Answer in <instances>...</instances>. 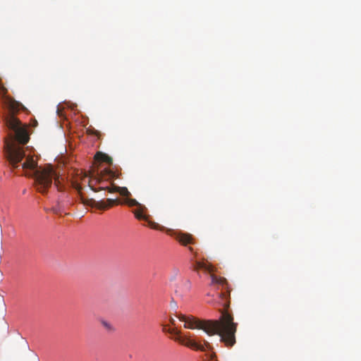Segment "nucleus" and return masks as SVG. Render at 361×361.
I'll list each match as a JSON object with an SVG mask.
<instances>
[{"label":"nucleus","mask_w":361,"mask_h":361,"mask_svg":"<svg viewBox=\"0 0 361 361\" xmlns=\"http://www.w3.org/2000/svg\"><path fill=\"white\" fill-rule=\"evenodd\" d=\"M210 277L212 284H218L222 287V292L219 296V302L224 310L221 311L220 318L216 320H200L192 315L186 316L182 314L177 315V317L185 322V328L202 329L209 336L219 335L220 341L224 343L225 346L231 348L236 342L235 333L238 324L234 322L233 315L226 310L230 305L228 284L224 278L218 277L214 274H211Z\"/></svg>","instance_id":"f257e3e1"},{"label":"nucleus","mask_w":361,"mask_h":361,"mask_svg":"<svg viewBox=\"0 0 361 361\" xmlns=\"http://www.w3.org/2000/svg\"><path fill=\"white\" fill-rule=\"evenodd\" d=\"M7 157L13 169H18L21 166L22 169H30L33 171L32 176L35 178L36 190L42 194H45L49 188L54 184L59 190H62L60 185L59 176L53 169L52 166L47 165L44 167L37 166L36 160L31 155L26 156L23 149L11 143L7 146Z\"/></svg>","instance_id":"f03ea898"},{"label":"nucleus","mask_w":361,"mask_h":361,"mask_svg":"<svg viewBox=\"0 0 361 361\" xmlns=\"http://www.w3.org/2000/svg\"><path fill=\"white\" fill-rule=\"evenodd\" d=\"M115 173L114 171L109 169H104L99 173L90 172L89 174H84L81 178V180L85 181L89 177L88 185L90 189L94 192L99 190H106L110 193L118 192L121 196L125 198L130 197L131 193L126 187H119L114 183H111L110 186L104 185V182L114 178Z\"/></svg>","instance_id":"7ed1b4c3"},{"label":"nucleus","mask_w":361,"mask_h":361,"mask_svg":"<svg viewBox=\"0 0 361 361\" xmlns=\"http://www.w3.org/2000/svg\"><path fill=\"white\" fill-rule=\"evenodd\" d=\"M74 188L78 190V193L80 195V200L83 204L90 206L92 208H96L99 210H106L109 208L112 207L114 205L120 204H126L129 207L136 206L139 207L141 204L139 203L135 199H131L130 197L124 198L123 201H120L118 199H106V200H99L97 201L92 198H85L82 196L81 191L82 187L81 185L75 183H74Z\"/></svg>","instance_id":"20e7f679"},{"label":"nucleus","mask_w":361,"mask_h":361,"mask_svg":"<svg viewBox=\"0 0 361 361\" xmlns=\"http://www.w3.org/2000/svg\"><path fill=\"white\" fill-rule=\"evenodd\" d=\"M163 331H167L171 334L176 335L177 336L175 338V341L179 342L180 344L185 345L188 348L198 350L200 351H205L206 349L212 350V347L209 344V343L207 341H204V345H202L200 343H198L194 340H191L189 338H187L186 336H180V332L178 331L176 328H169L166 329V326H164Z\"/></svg>","instance_id":"39448f33"},{"label":"nucleus","mask_w":361,"mask_h":361,"mask_svg":"<svg viewBox=\"0 0 361 361\" xmlns=\"http://www.w3.org/2000/svg\"><path fill=\"white\" fill-rule=\"evenodd\" d=\"M176 240L183 245L195 243L194 238L189 233H178L176 235Z\"/></svg>","instance_id":"423d86ee"},{"label":"nucleus","mask_w":361,"mask_h":361,"mask_svg":"<svg viewBox=\"0 0 361 361\" xmlns=\"http://www.w3.org/2000/svg\"><path fill=\"white\" fill-rule=\"evenodd\" d=\"M193 268L195 270L197 271L199 269H202L204 271L212 272V267L211 265L207 264V263L204 262H200V261H195L193 264Z\"/></svg>","instance_id":"0eeeda50"},{"label":"nucleus","mask_w":361,"mask_h":361,"mask_svg":"<svg viewBox=\"0 0 361 361\" xmlns=\"http://www.w3.org/2000/svg\"><path fill=\"white\" fill-rule=\"evenodd\" d=\"M94 159H95V160H97L98 161L106 162L109 164H111L112 161H113L111 157H110L109 155H107L103 152H101L96 153V154L94 156Z\"/></svg>","instance_id":"6e6552de"},{"label":"nucleus","mask_w":361,"mask_h":361,"mask_svg":"<svg viewBox=\"0 0 361 361\" xmlns=\"http://www.w3.org/2000/svg\"><path fill=\"white\" fill-rule=\"evenodd\" d=\"M146 209L147 208L145 206L140 204L136 209L133 211V213L137 219H146V216L143 214Z\"/></svg>","instance_id":"1a4fd4ad"},{"label":"nucleus","mask_w":361,"mask_h":361,"mask_svg":"<svg viewBox=\"0 0 361 361\" xmlns=\"http://www.w3.org/2000/svg\"><path fill=\"white\" fill-rule=\"evenodd\" d=\"M102 324H103V326H104L106 329H109V330H111V329H112L111 326V325H110V324H109L107 322H104H104H102Z\"/></svg>","instance_id":"9d476101"},{"label":"nucleus","mask_w":361,"mask_h":361,"mask_svg":"<svg viewBox=\"0 0 361 361\" xmlns=\"http://www.w3.org/2000/svg\"><path fill=\"white\" fill-rule=\"evenodd\" d=\"M57 114L59 116H62V114H61V110L59 109V107H58L57 109Z\"/></svg>","instance_id":"9b49d317"},{"label":"nucleus","mask_w":361,"mask_h":361,"mask_svg":"<svg viewBox=\"0 0 361 361\" xmlns=\"http://www.w3.org/2000/svg\"><path fill=\"white\" fill-rule=\"evenodd\" d=\"M170 323L171 325H175V319L173 318H171Z\"/></svg>","instance_id":"f8f14e48"},{"label":"nucleus","mask_w":361,"mask_h":361,"mask_svg":"<svg viewBox=\"0 0 361 361\" xmlns=\"http://www.w3.org/2000/svg\"><path fill=\"white\" fill-rule=\"evenodd\" d=\"M149 225L152 228H157V226L154 223H149Z\"/></svg>","instance_id":"ddd939ff"},{"label":"nucleus","mask_w":361,"mask_h":361,"mask_svg":"<svg viewBox=\"0 0 361 361\" xmlns=\"http://www.w3.org/2000/svg\"><path fill=\"white\" fill-rule=\"evenodd\" d=\"M91 133H94V134H95V135H97L99 133L98 131H97V130H93L91 132Z\"/></svg>","instance_id":"4468645a"},{"label":"nucleus","mask_w":361,"mask_h":361,"mask_svg":"<svg viewBox=\"0 0 361 361\" xmlns=\"http://www.w3.org/2000/svg\"><path fill=\"white\" fill-rule=\"evenodd\" d=\"M215 357H216V355H215V354H214V353H212V354H211V355H210V358H211V360H213Z\"/></svg>","instance_id":"2eb2a0df"},{"label":"nucleus","mask_w":361,"mask_h":361,"mask_svg":"<svg viewBox=\"0 0 361 361\" xmlns=\"http://www.w3.org/2000/svg\"><path fill=\"white\" fill-rule=\"evenodd\" d=\"M52 209H53L54 213H58V210H57L56 208H53Z\"/></svg>","instance_id":"dca6fc26"},{"label":"nucleus","mask_w":361,"mask_h":361,"mask_svg":"<svg viewBox=\"0 0 361 361\" xmlns=\"http://www.w3.org/2000/svg\"><path fill=\"white\" fill-rule=\"evenodd\" d=\"M189 250H190V252H193V248L192 247H190Z\"/></svg>","instance_id":"f3484780"}]
</instances>
